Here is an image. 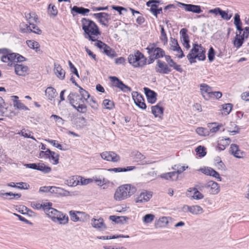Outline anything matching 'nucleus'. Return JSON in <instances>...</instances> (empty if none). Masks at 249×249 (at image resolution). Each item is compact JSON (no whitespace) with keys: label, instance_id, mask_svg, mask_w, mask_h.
<instances>
[{"label":"nucleus","instance_id":"nucleus-46","mask_svg":"<svg viewBox=\"0 0 249 249\" xmlns=\"http://www.w3.org/2000/svg\"><path fill=\"white\" fill-rule=\"evenodd\" d=\"M219 15L223 19L226 21L229 20L232 16V14H229L228 11H223L221 9L219 13Z\"/></svg>","mask_w":249,"mask_h":249},{"label":"nucleus","instance_id":"nucleus-49","mask_svg":"<svg viewBox=\"0 0 249 249\" xmlns=\"http://www.w3.org/2000/svg\"><path fill=\"white\" fill-rule=\"evenodd\" d=\"M196 132L200 136H206L209 135V130L206 128L198 127L196 129Z\"/></svg>","mask_w":249,"mask_h":249},{"label":"nucleus","instance_id":"nucleus-21","mask_svg":"<svg viewBox=\"0 0 249 249\" xmlns=\"http://www.w3.org/2000/svg\"><path fill=\"white\" fill-rule=\"evenodd\" d=\"M143 89L148 102L151 104L155 103L157 100V93L148 88H144Z\"/></svg>","mask_w":249,"mask_h":249},{"label":"nucleus","instance_id":"nucleus-44","mask_svg":"<svg viewBox=\"0 0 249 249\" xmlns=\"http://www.w3.org/2000/svg\"><path fill=\"white\" fill-rule=\"evenodd\" d=\"M14 107L17 108L18 109H22L24 110H29V108L25 106L19 100H14Z\"/></svg>","mask_w":249,"mask_h":249},{"label":"nucleus","instance_id":"nucleus-61","mask_svg":"<svg viewBox=\"0 0 249 249\" xmlns=\"http://www.w3.org/2000/svg\"><path fill=\"white\" fill-rule=\"evenodd\" d=\"M53 186H42L39 188V192L47 193L50 192L52 193Z\"/></svg>","mask_w":249,"mask_h":249},{"label":"nucleus","instance_id":"nucleus-6","mask_svg":"<svg viewBox=\"0 0 249 249\" xmlns=\"http://www.w3.org/2000/svg\"><path fill=\"white\" fill-rule=\"evenodd\" d=\"M197 187L200 191L205 188L209 190L210 194L213 195L217 194L220 191L219 184L211 180L201 185H197Z\"/></svg>","mask_w":249,"mask_h":249},{"label":"nucleus","instance_id":"nucleus-25","mask_svg":"<svg viewBox=\"0 0 249 249\" xmlns=\"http://www.w3.org/2000/svg\"><path fill=\"white\" fill-rule=\"evenodd\" d=\"M230 151L237 158H241L243 157L244 155V153L240 150L238 146L235 144H231V145Z\"/></svg>","mask_w":249,"mask_h":249},{"label":"nucleus","instance_id":"nucleus-31","mask_svg":"<svg viewBox=\"0 0 249 249\" xmlns=\"http://www.w3.org/2000/svg\"><path fill=\"white\" fill-rule=\"evenodd\" d=\"M45 93L48 99L51 100L54 98L57 95L56 89L51 87L47 88Z\"/></svg>","mask_w":249,"mask_h":249},{"label":"nucleus","instance_id":"nucleus-13","mask_svg":"<svg viewBox=\"0 0 249 249\" xmlns=\"http://www.w3.org/2000/svg\"><path fill=\"white\" fill-rule=\"evenodd\" d=\"M68 99L73 107H75L79 103L82 104L85 102L84 99L75 92H71L68 96Z\"/></svg>","mask_w":249,"mask_h":249},{"label":"nucleus","instance_id":"nucleus-51","mask_svg":"<svg viewBox=\"0 0 249 249\" xmlns=\"http://www.w3.org/2000/svg\"><path fill=\"white\" fill-rule=\"evenodd\" d=\"M75 108L77 111L80 113H84L87 111V106L85 104V102L79 104L76 106L75 107H73Z\"/></svg>","mask_w":249,"mask_h":249},{"label":"nucleus","instance_id":"nucleus-20","mask_svg":"<svg viewBox=\"0 0 249 249\" xmlns=\"http://www.w3.org/2000/svg\"><path fill=\"white\" fill-rule=\"evenodd\" d=\"M53 222L61 225H65L69 222V217L66 214L59 211V214H56Z\"/></svg>","mask_w":249,"mask_h":249},{"label":"nucleus","instance_id":"nucleus-10","mask_svg":"<svg viewBox=\"0 0 249 249\" xmlns=\"http://www.w3.org/2000/svg\"><path fill=\"white\" fill-rule=\"evenodd\" d=\"M155 71L160 74H168L172 70L169 68V65L163 61L158 60L155 67Z\"/></svg>","mask_w":249,"mask_h":249},{"label":"nucleus","instance_id":"nucleus-29","mask_svg":"<svg viewBox=\"0 0 249 249\" xmlns=\"http://www.w3.org/2000/svg\"><path fill=\"white\" fill-rule=\"evenodd\" d=\"M77 213H78L79 215H84L86 218L89 217V216L86 214L85 213L78 211L76 212L74 211H71L69 212V214L70 216L71 219L73 222L81 221V218L77 215Z\"/></svg>","mask_w":249,"mask_h":249},{"label":"nucleus","instance_id":"nucleus-59","mask_svg":"<svg viewBox=\"0 0 249 249\" xmlns=\"http://www.w3.org/2000/svg\"><path fill=\"white\" fill-rule=\"evenodd\" d=\"M17 184L18 185L17 188L19 189L27 190L30 187V185L26 182H18L17 183Z\"/></svg>","mask_w":249,"mask_h":249},{"label":"nucleus","instance_id":"nucleus-1","mask_svg":"<svg viewBox=\"0 0 249 249\" xmlns=\"http://www.w3.org/2000/svg\"><path fill=\"white\" fill-rule=\"evenodd\" d=\"M136 188L130 184H124L119 187L116 190L114 198L117 201L124 200L133 195Z\"/></svg>","mask_w":249,"mask_h":249},{"label":"nucleus","instance_id":"nucleus-14","mask_svg":"<svg viewBox=\"0 0 249 249\" xmlns=\"http://www.w3.org/2000/svg\"><path fill=\"white\" fill-rule=\"evenodd\" d=\"M132 96L135 104L140 108L145 109L146 108V104L142 95L137 91L132 92Z\"/></svg>","mask_w":249,"mask_h":249},{"label":"nucleus","instance_id":"nucleus-47","mask_svg":"<svg viewBox=\"0 0 249 249\" xmlns=\"http://www.w3.org/2000/svg\"><path fill=\"white\" fill-rule=\"evenodd\" d=\"M26 44L29 47H30L31 49L35 50L36 52L37 51V50L39 47V45L38 43L34 40H27L26 41Z\"/></svg>","mask_w":249,"mask_h":249},{"label":"nucleus","instance_id":"nucleus-54","mask_svg":"<svg viewBox=\"0 0 249 249\" xmlns=\"http://www.w3.org/2000/svg\"><path fill=\"white\" fill-rule=\"evenodd\" d=\"M155 216L152 214H146L143 217V222L145 223H150L154 219Z\"/></svg>","mask_w":249,"mask_h":249},{"label":"nucleus","instance_id":"nucleus-26","mask_svg":"<svg viewBox=\"0 0 249 249\" xmlns=\"http://www.w3.org/2000/svg\"><path fill=\"white\" fill-rule=\"evenodd\" d=\"M54 71L56 76L61 80L65 78V71L62 69V67L57 63L54 64Z\"/></svg>","mask_w":249,"mask_h":249},{"label":"nucleus","instance_id":"nucleus-8","mask_svg":"<svg viewBox=\"0 0 249 249\" xmlns=\"http://www.w3.org/2000/svg\"><path fill=\"white\" fill-rule=\"evenodd\" d=\"M111 81L113 83V86L119 89L124 92H130L131 89L125 85L121 80L115 76H110L109 77Z\"/></svg>","mask_w":249,"mask_h":249},{"label":"nucleus","instance_id":"nucleus-50","mask_svg":"<svg viewBox=\"0 0 249 249\" xmlns=\"http://www.w3.org/2000/svg\"><path fill=\"white\" fill-rule=\"evenodd\" d=\"M47 151L50 154V158L53 161V164H56L58 163V155L56 154L54 152L51 151L50 149H47Z\"/></svg>","mask_w":249,"mask_h":249},{"label":"nucleus","instance_id":"nucleus-57","mask_svg":"<svg viewBox=\"0 0 249 249\" xmlns=\"http://www.w3.org/2000/svg\"><path fill=\"white\" fill-rule=\"evenodd\" d=\"M215 55V51L213 47H211L208 51V57L210 62L214 60Z\"/></svg>","mask_w":249,"mask_h":249},{"label":"nucleus","instance_id":"nucleus-64","mask_svg":"<svg viewBox=\"0 0 249 249\" xmlns=\"http://www.w3.org/2000/svg\"><path fill=\"white\" fill-rule=\"evenodd\" d=\"M213 124H210L208 125V127L210 128L209 132H210L212 133H215V132H217L220 129V128L222 126V125H218L216 126H213V127H211V126Z\"/></svg>","mask_w":249,"mask_h":249},{"label":"nucleus","instance_id":"nucleus-63","mask_svg":"<svg viewBox=\"0 0 249 249\" xmlns=\"http://www.w3.org/2000/svg\"><path fill=\"white\" fill-rule=\"evenodd\" d=\"M47 141L51 143L53 146L58 148L60 150H64V149L62 148V145L60 144H59L57 142V141L55 140H48Z\"/></svg>","mask_w":249,"mask_h":249},{"label":"nucleus","instance_id":"nucleus-39","mask_svg":"<svg viewBox=\"0 0 249 249\" xmlns=\"http://www.w3.org/2000/svg\"><path fill=\"white\" fill-rule=\"evenodd\" d=\"M72 11L75 13L80 14L83 15H86L89 12V10L84 7H79L76 6H74L72 8Z\"/></svg>","mask_w":249,"mask_h":249},{"label":"nucleus","instance_id":"nucleus-34","mask_svg":"<svg viewBox=\"0 0 249 249\" xmlns=\"http://www.w3.org/2000/svg\"><path fill=\"white\" fill-rule=\"evenodd\" d=\"M234 24L238 31H243L242 26V23L241 21L240 16L237 13L235 14L234 17Z\"/></svg>","mask_w":249,"mask_h":249},{"label":"nucleus","instance_id":"nucleus-42","mask_svg":"<svg viewBox=\"0 0 249 249\" xmlns=\"http://www.w3.org/2000/svg\"><path fill=\"white\" fill-rule=\"evenodd\" d=\"M37 170L40 171L43 173L46 174L51 172V168L46 166L44 163H38Z\"/></svg>","mask_w":249,"mask_h":249},{"label":"nucleus","instance_id":"nucleus-16","mask_svg":"<svg viewBox=\"0 0 249 249\" xmlns=\"http://www.w3.org/2000/svg\"><path fill=\"white\" fill-rule=\"evenodd\" d=\"M52 203L51 202L47 203V206H45L44 212L53 221L56 215L59 214V211L52 207Z\"/></svg>","mask_w":249,"mask_h":249},{"label":"nucleus","instance_id":"nucleus-48","mask_svg":"<svg viewBox=\"0 0 249 249\" xmlns=\"http://www.w3.org/2000/svg\"><path fill=\"white\" fill-rule=\"evenodd\" d=\"M103 105L106 109L111 110L114 107V102L108 99H105L103 101Z\"/></svg>","mask_w":249,"mask_h":249},{"label":"nucleus","instance_id":"nucleus-62","mask_svg":"<svg viewBox=\"0 0 249 249\" xmlns=\"http://www.w3.org/2000/svg\"><path fill=\"white\" fill-rule=\"evenodd\" d=\"M51 118H54L55 122L59 124L63 125L64 123V120L62 118L56 115H52L51 116Z\"/></svg>","mask_w":249,"mask_h":249},{"label":"nucleus","instance_id":"nucleus-58","mask_svg":"<svg viewBox=\"0 0 249 249\" xmlns=\"http://www.w3.org/2000/svg\"><path fill=\"white\" fill-rule=\"evenodd\" d=\"M31 205L33 208L36 209L37 210L42 209L44 211L45 206H47V203L43 204H41L39 203L33 202L32 203Z\"/></svg>","mask_w":249,"mask_h":249},{"label":"nucleus","instance_id":"nucleus-43","mask_svg":"<svg viewBox=\"0 0 249 249\" xmlns=\"http://www.w3.org/2000/svg\"><path fill=\"white\" fill-rule=\"evenodd\" d=\"M232 108V105L231 104H226L222 105L223 112H222V115H227L231 111Z\"/></svg>","mask_w":249,"mask_h":249},{"label":"nucleus","instance_id":"nucleus-12","mask_svg":"<svg viewBox=\"0 0 249 249\" xmlns=\"http://www.w3.org/2000/svg\"><path fill=\"white\" fill-rule=\"evenodd\" d=\"M249 32H236L235 36L233 40L234 46L237 49L242 45L245 38H248Z\"/></svg>","mask_w":249,"mask_h":249},{"label":"nucleus","instance_id":"nucleus-2","mask_svg":"<svg viewBox=\"0 0 249 249\" xmlns=\"http://www.w3.org/2000/svg\"><path fill=\"white\" fill-rule=\"evenodd\" d=\"M205 49L201 45L194 44L193 48L187 55L189 62L191 64L196 62V58L200 61H203L206 59Z\"/></svg>","mask_w":249,"mask_h":249},{"label":"nucleus","instance_id":"nucleus-30","mask_svg":"<svg viewBox=\"0 0 249 249\" xmlns=\"http://www.w3.org/2000/svg\"><path fill=\"white\" fill-rule=\"evenodd\" d=\"M160 177L166 180H175L178 178V176L176 171L168 172L162 174L160 175Z\"/></svg>","mask_w":249,"mask_h":249},{"label":"nucleus","instance_id":"nucleus-11","mask_svg":"<svg viewBox=\"0 0 249 249\" xmlns=\"http://www.w3.org/2000/svg\"><path fill=\"white\" fill-rule=\"evenodd\" d=\"M102 159L108 161L117 162L120 160L119 155L113 151H105L100 154Z\"/></svg>","mask_w":249,"mask_h":249},{"label":"nucleus","instance_id":"nucleus-35","mask_svg":"<svg viewBox=\"0 0 249 249\" xmlns=\"http://www.w3.org/2000/svg\"><path fill=\"white\" fill-rule=\"evenodd\" d=\"M4 196H12V197L9 198V199L11 200L15 198L16 199H18L20 198L21 196L20 194H14L12 192L4 193V191H0V196L3 197L4 199L6 198Z\"/></svg>","mask_w":249,"mask_h":249},{"label":"nucleus","instance_id":"nucleus-19","mask_svg":"<svg viewBox=\"0 0 249 249\" xmlns=\"http://www.w3.org/2000/svg\"><path fill=\"white\" fill-rule=\"evenodd\" d=\"M94 16L99 19L101 23L105 26H108V20L110 19V16L106 13H95Z\"/></svg>","mask_w":249,"mask_h":249},{"label":"nucleus","instance_id":"nucleus-28","mask_svg":"<svg viewBox=\"0 0 249 249\" xmlns=\"http://www.w3.org/2000/svg\"><path fill=\"white\" fill-rule=\"evenodd\" d=\"M182 5L187 11L192 12L197 14H199L202 12L200 6L198 5L188 4H182Z\"/></svg>","mask_w":249,"mask_h":249},{"label":"nucleus","instance_id":"nucleus-52","mask_svg":"<svg viewBox=\"0 0 249 249\" xmlns=\"http://www.w3.org/2000/svg\"><path fill=\"white\" fill-rule=\"evenodd\" d=\"M168 65H169V68H171V67H172L174 68V69H175V70H176L177 71H178L179 72H182L183 71V69L181 67V66L177 64L173 60L172 61H171V62H170L168 64Z\"/></svg>","mask_w":249,"mask_h":249},{"label":"nucleus","instance_id":"nucleus-33","mask_svg":"<svg viewBox=\"0 0 249 249\" xmlns=\"http://www.w3.org/2000/svg\"><path fill=\"white\" fill-rule=\"evenodd\" d=\"M101 32H84V36L89 40L95 41L97 40V36L100 35Z\"/></svg>","mask_w":249,"mask_h":249},{"label":"nucleus","instance_id":"nucleus-9","mask_svg":"<svg viewBox=\"0 0 249 249\" xmlns=\"http://www.w3.org/2000/svg\"><path fill=\"white\" fill-rule=\"evenodd\" d=\"M81 22L84 31H99L98 26L93 21L83 18Z\"/></svg>","mask_w":249,"mask_h":249},{"label":"nucleus","instance_id":"nucleus-23","mask_svg":"<svg viewBox=\"0 0 249 249\" xmlns=\"http://www.w3.org/2000/svg\"><path fill=\"white\" fill-rule=\"evenodd\" d=\"M91 224L93 227L98 229L100 231H103L107 229L104 222V220L102 218L99 219L92 218L91 219Z\"/></svg>","mask_w":249,"mask_h":249},{"label":"nucleus","instance_id":"nucleus-55","mask_svg":"<svg viewBox=\"0 0 249 249\" xmlns=\"http://www.w3.org/2000/svg\"><path fill=\"white\" fill-rule=\"evenodd\" d=\"M196 151L197 155H198L199 157H203L206 154V152H205V148L204 146L200 145L198 146L196 148Z\"/></svg>","mask_w":249,"mask_h":249},{"label":"nucleus","instance_id":"nucleus-7","mask_svg":"<svg viewBox=\"0 0 249 249\" xmlns=\"http://www.w3.org/2000/svg\"><path fill=\"white\" fill-rule=\"evenodd\" d=\"M146 50L150 56L154 57V59H158L165 55V52L162 49L156 47L154 44L149 45L146 48Z\"/></svg>","mask_w":249,"mask_h":249},{"label":"nucleus","instance_id":"nucleus-38","mask_svg":"<svg viewBox=\"0 0 249 249\" xmlns=\"http://www.w3.org/2000/svg\"><path fill=\"white\" fill-rule=\"evenodd\" d=\"M203 209L199 205L191 206L190 213L194 215H198L203 213Z\"/></svg>","mask_w":249,"mask_h":249},{"label":"nucleus","instance_id":"nucleus-53","mask_svg":"<svg viewBox=\"0 0 249 249\" xmlns=\"http://www.w3.org/2000/svg\"><path fill=\"white\" fill-rule=\"evenodd\" d=\"M48 13L49 15L55 17L57 14V8L54 5L50 4L48 7Z\"/></svg>","mask_w":249,"mask_h":249},{"label":"nucleus","instance_id":"nucleus-18","mask_svg":"<svg viewBox=\"0 0 249 249\" xmlns=\"http://www.w3.org/2000/svg\"><path fill=\"white\" fill-rule=\"evenodd\" d=\"M200 90L204 98L208 100L210 99V95L212 91V89L206 84H201L200 85Z\"/></svg>","mask_w":249,"mask_h":249},{"label":"nucleus","instance_id":"nucleus-45","mask_svg":"<svg viewBox=\"0 0 249 249\" xmlns=\"http://www.w3.org/2000/svg\"><path fill=\"white\" fill-rule=\"evenodd\" d=\"M52 193L58 194L63 196H66L69 193L67 191L64 190L61 188L53 186Z\"/></svg>","mask_w":249,"mask_h":249},{"label":"nucleus","instance_id":"nucleus-22","mask_svg":"<svg viewBox=\"0 0 249 249\" xmlns=\"http://www.w3.org/2000/svg\"><path fill=\"white\" fill-rule=\"evenodd\" d=\"M152 196L151 192H143L136 199V203H143L147 202L150 200Z\"/></svg>","mask_w":249,"mask_h":249},{"label":"nucleus","instance_id":"nucleus-4","mask_svg":"<svg viewBox=\"0 0 249 249\" xmlns=\"http://www.w3.org/2000/svg\"><path fill=\"white\" fill-rule=\"evenodd\" d=\"M17 53H12L10 51L6 49H0V59L4 63H7L10 66H14L16 63V56Z\"/></svg>","mask_w":249,"mask_h":249},{"label":"nucleus","instance_id":"nucleus-36","mask_svg":"<svg viewBox=\"0 0 249 249\" xmlns=\"http://www.w3.org/2000/svg\"><path fill=\"white\" fill-rule=\"evenodd\" d=\"M151 109L152 114H153L156 117H160L163 114V107H160L158 105L155 106H152L151 107Z\"/></svg>","mask_w":249,"mask_h":249},{"label":"nucleus","instance_id":"nucleus-56","mask_svg":"<svg viewBox=\"0 0 249 249\" xmlns=\"http://www.w3.org/2000/svg\"><path fill=\"white\" fill-rule=\"evenodd\" d=\"M171 48L173 51H174L175 52L178 50V51H179L180 52H181V49L180 47V46H179L177 40L176 39H174L172 41Z\"/></svg>","mask_w":249,"mask_h":249},{"label":"nucleus","instance_id":"nucleus-24","mask_svg":"<svg viewBox=\"0 0 249 249\" xmlns=\"http://www.w3.org/2000/svg\"><path fill=\"white\" fill-rule=\"evenodd\" d=\"M15 71L18 75L25 76L28 74V68L22 64H16L14 65Z\"/></svg>","mask_w":249,"mask_h":249},{"label":"nucleus","instance_id":"nucleus-32","mask_svg":"<svg viewBox=\"0 0 249 249\" xmlns=\"http://www.w3.org/2000/svg\"><path fill=\"white\" fill-rule=\"evenodd\" d=\"M180 33L181 34L180 38L184 47L187 49H189L190 48V40L187 32H180Z\"/></svg>","mask_w":249,"mask_h":249},{"label":"nucleus","instance_id":"nucleus-40","mask_svg":"<svg viewBox=\"0 0 249 249\" xmlns=\"http://www.w3.org/2000/svg\"><path fill=\"white\" fill-rule=\"evenodd\" d=\"M103 52L111 58H113L117 55L115 51L107 45L105 46V48Z\"/></svg>","mask_w":249,"mask_h":249},{"label":"nucleus","instance_id":"nucleus-3","mask_svg":"<svg viewBox=\"0 0 249 249\" xmlns=\"http://www.w3.org/2000/svg\"><path fill=\"white\" fill-rule=\"evenodd\" d=\"M129 63L134 67H142L146 63V59L143 54L137 51L134 54H130L128 57Z\"/></svg>","mask_w":249,"mask_h":249},{"label":"nucleus","instance_id":"nucleus-27","mask_svg":"<svg viewBox=\"0 0 249 249\" xmlns=\"http://www.w3.org/2000/svg\"><path fill=\"white\" fill-rule=\"evenodd\" d=\"M197 185L195 187L190 188L188 190V192L190 193L193 192L192 198L196 200L202 199L204 198V195L198 191V188L197 187Z\"/></svg>","mask_w":249,"mask_h":249},{"label":"nucleus","instance_id":"nucleus-37","mask_svg":"<svg viewBox=\"0 0 249 249\" xmlns=\"http://www.w3.org/2000/svg\"><path fill=\"white\" fill-rule=\"evenodd\" d=\"M78 178L77 176H72L66 180V184L69 186H76L79 184Z\"/></svg>","mask_w":249,"mask_h":249},{"label":"nucleus","instance_id":"nucleus-60","mask_svg":"<svg viewBox=\"0 0 249 249\" xmlns=\"http://www.w3.org/2000/svg\"><path fill=\"white\" fill-rule=\"evenodd\" d=\"M69 65L70 66L71 71L72 73L74 74L76 76L79 77V75L76 68L74 67V66L72 64L71 61H69L68 62Z\"/></svg>","mask_w":249,"mask_h":249},{"label":"nucleus","instance_id":"nucleus-17","mask_svg":"<svg viewBox=\"0 0 249 249\" xmlns=\"http://www.w3.org/2000/svg\"><path fill=\"white\" fill-rule=\"evenodd\" d=\"M157 3H159V1L156 0H149L146 3V5L150 7V11L156 17L158 14L162 12L161 8H158Z\"/></svg>","mask_w":249,"mask_h":249},{"label":"nucleus","instance_id":"nucleus-15","mask_svg":"<svg viewBox=\"0 0 249 249\" xmlns=\"http://www.w3.org/2000/svg\"><path fill=\"white\" fill-rule=\"evenodd\" d=\"M199 170L205 175L210 176L215 178L217 179V181H221L222 178L219 173L211 167H204L200 168Z\"/></svg>","mask_w":249,"mask_h":249},{"label":"nucleus","instance_id":"nucleus-41","mask_svg":"<svg viewBox=\"0 0 249 249\" xmlns=\"http://www.w3.org/2000/svg\"><path fill=\"white\" fill-rule=\"evenodd\" d=\"M32 133V131L28 130H26L24 128L22 129L20 132L17 133L18 134H19L25 138H31L36 141V139L33 136H31V134Z\"/></svg>","mask_w":249,"mask_h":249},{"label":"nucleus","instance_id":"nucleus-5","mask_svg":"<svg viewBox=\"0 0 249 249\" xmlns=\"http://www.w3.org/2000/svg\"><path fill=\"white\" fill-rule=\"evenodd\" d=\"M25 16L26 19L28 21L29 23V25L26 24L27 27L26 31H33V29L37 30L38 31H41L36 24L34 23V22H37V16L36 14L34 12H28L25 13Z\"/></svg>","mask_w":249,"mask_h":249}]
</instances>
